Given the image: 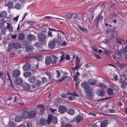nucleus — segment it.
Returning <instances> with one entry per match:
<instances>
[{"mask_svg":"<svg viewBox=\"0 0 127 127\" xmlns=\"http://www.w3.org/2000/svg\"><path fill=\"white\" fill-rule=\"evenodd\" d=\"M55 45V43L53 41L51 40L49 42L48 44L49 47L50 49L53 48Z\"/></svg>","mask_w":127,"mask_h":127,"instance_id":"17","label":"nucleus"},{"mask_svg":"<svg viewBox=\"0 0 127 127\" xmlns=\"http://www.w3.org/2000/svg\"><path fill=\"white\" fill-rule=\"evenodd\" d=\"M92 94H88L86 95V97L89 99H91L92 98L93 95Z\"/></svg>","mask_w":127,"mask_h":127,"instance_id":"48","label":"nucleus"},{"mask_svg":"<svg viewBox=\"0 0 127 127\" xmlns=\"http://www.w3.org/2000/svg\"><path fill=\"white\" fill-rule=\"evenodd\" d=\"M74 80L75 81H77L78 80V76H76L74 75Z\"/></svg>","mask_w":127,"mask_h":127,"instance_id":"63","label":"nucleus"},{"mask_svg":"<svg viewBox=\"0 0 127 127\" xmlns=\"http://www.w3.org/2000/svg\"><path fill=\"white\" fill-rule=\"evenodd\" d=\"M127 85V83L126 84L122 83L121 85V87L123 89L125 88L126 87Z\"/></svg>","mask_w":127,"mask_h":127,"instance_id":"53","label":"nucleus"},{"mask_svg":"<svg viewBox=\"0 0 127 127\" xmlns=\"http://www.w3.org/2000/svg\"><path fill=\"white\" fill-rule=\"evenodd\" d=\"M127 80L126 76L124 75H121L120 76V78L119 81L120 83H123L126 81Z\"/></svg>","mask_w":127,"mask_h":127,"instance_id":"14","label":"nucleus"},{"mask_svg":"<svg viewBox=\"0 0 127 127\" xmlns=\"http://www.w3.org/2000/svg\"><path fill=\"white\" fill-rule=\"evenodd\" d=\"M117 55L116 54L115 55H112V57L116 61V63L117 64H119V59L118 57H117Z\"/></svg>","mask_w":127,"mask_h":127,"instance_id":"23","label":"nucleus"},{"mask_svg":"<svg viewBox=\"0 0 127 127\" xmlns=\"http://www.w3.org/2000/svg\"><path fill=\"white\" fill-rule=\"evenodd\" d=\"M51 121L53 123L56 124L58 122L57 117L55 116L53 117L51 115H49L48 118V123H49Z\"/></svg>","mask_w":127,"mask_h":127,"instance_id":"2","label":"nucleus"},{"mask_svg":"<svg viewBox=\"0 0 127 127\" xmlns=\"http://www.w3.org/2000/svg\"><path fill=\"white\" fill-rule=\"evenodd\" d=\"M56 73L57 74L56 77L57 78H59L60 76V73L59 71L56 70Z\"/></svg>","mask_w":127,"mask_h":127,"instance_id":"52","label":"nucleus"},{"mask_svg":"<svg viewBox=\"0 0 127 127\" xmlns=\"http://www.w3.org/2000/svg\"><path fill=\"white\" fill-rule=\"evenodd\" d=\"M72 14H68L66 15V17L68 19H69L72 18Z\"/></svg>","mask_w":127,"mask_h":127,"instance_id":"61","label":"nucleus"},{"mask_svg":"<svg viewBox=\"0 0 127 127\" xmlns=\"http://www.w3.org/2000/svg\"><path fill=\"white\" fill-rule=\"evenodd\" d=\"M27 22L28 24H29L31 25H33L34 24V22H32L28 21Z\"/></svg>","mask_w":127,"mask_h":127,"instance_id":"64","label":"nucleus"},{"mask_svg":"<svg viewBox=\"0 0 127 127\" xmlns=\"http://www.w3.org/2000/svg\"><path fill=\"white\" fill-rule=\"evenodd\" d=\"M39 123L40 124L42 125H46L48 123V120L47 121L46 119L44 118H42L40 119L39 121Z\"/></svg>","mask_w":127,"mask_h":127,"instance_id":"10","label":"nucleus"},{"mask_svg":"<svg viewBox=\"0 0 127 127\" xmlns=\"http://www.w3.org/2000/svg\"><path fill=\"white\" fill-rule=\"evenodd\" d=\"M99 86L101 88H106V86L105 84L103 83H100L99 84Z\"/></svg>","mask_w":127,"mask_h":127,"instance_id":"47","label":"nucleus"},{"mask_svg":"<svg viewBox=\"0 0 127 127\" xmlns=\"http://www.w3.org/2000/svg\"><path fill=\"white\" fill-rule=\"evenodd\" d=\"M67 110V108L64 106H61L58 108V112L61 114L64 113Z\"/></svg>","mask_w":127,"mask_h":127,"instance_id":"4","label":"nucleus"},{"mask_svg":"<svg viewBox=\"0 0 127 127\" xmlns=\"http://www.w3.org/2000/svg\"><path fill=\"white\" fill-rule=\"evenodd\" d=\"M23 118V117L22 115V116L19 115L15 117V121L16 122H20L22 121Z\"/></svg>","mask_w":127,"mask_h":127,"instance_id":"22","label":"nucleus"},{"mask_svg":"<svg viewBox=\"0 0 127 127\" xmlns=\"http://www.w3.org/2000/svg\"><path fill=\"white\" fill-rule=\"evenodd\" d=\"M72 18L74 19H75V18H77V15L75 14H72Z\"/></svg>","mask_w":127,"mask_h":127,"instance_id":"60","label":"nucleus"},{"mask_svg":"<svg viewBox=\"0 0 127 127\" xmlns=\"http://www.w3.org/2000/svg\"><path fill=\"white\" fill-rule=\"evenodd\" d=\"M7 26L6 28L7 29L8 31L10 32H12L13 30L12 27L11 26L10 24L8 23H7Z\"/></svg>","mask_w":127,"mask_h":127,"instance_id":"28","label":"nucleus"},{"mask_svg":"<svg viewBox=\"0 0 127 127\" xmlns=\"http://www.w3.org/2000/svg\"><path fill=\"white\" fill-rule=\"evenodd\" d=\"M103 53L109 56L112 53V51L111 50L110 51H108L107 50H104L103 51Z\"/></svg>","mask_w":127,"mask_h":127,"instance_id":"25","label":"nucleus"},{"mask_svg":"<svg viewBox=\"0 0 127 127\" xmlns=\"http://www.w3.org/2000/svg\"><path fill=\"white\" fill-rule=\"evenodd\" d=\"M88 82L91 85H94L95 84V80L92 79H90L88 80Z\"/></svg>","mask_w":127,"mask_h":127,"instance_id":"38","label":"nucleus"},{"mask_svg":"<svg viewBox=\"0 0 127 127\" xmlns=\"http://www.w3.org/2000/svg\"><path fill=\"white\" fill-rule=\"evenodd\" d=\"M23 89L25 91H27L30 89V87L29 85L27 83H24L22 86Z\"/></svg>","mask_w":127,"mask_h":127,"instance_id":"7","label":"nucleus"},{"mask_svg":"<svg viewBox=\"0 0 127 127\" xmlns=\"http://www.w3.org/2000/svg\"><path fill=\"white\" fill-rule=\"evenodd\" d=\"M6 84L9 86L12 87V85L10 79L7 78L6 79Z\"/></svg>","mask_w":127,"mask_h":127,"instance_id":"34","label":"nucleus"},{"mask_svg":"<svg viewBox=\"0 0 127 127\" xmlns=\"http://www.w3.org/2000/svg\"><path fill=\"white\" fill-rule=\"evenodd\" d=\"M67 112L68 114L71 115H73L75 113L74 111L72 109H68Z\"/></svg>","mask_w":127,"mask_h":127,"instance_id":"32","label":"nucleus"},{"mask_svg":"<svg viewBox=\"0 0 127 127\" xmlns=\"http://www.w3.org/2000/svg\"><path fill=\"white\" fill-rule=\"evenodd\" d=\"M13 45V47L16 49L20 48L21 47V44L19 43H17L12 44H10L9 45V47L10 48V46Z\"/></svg>","mask_w":127,"mask_h":127,"instance_id":"8","label":"nucleus"},{"mask_svg":"<svg viewBox=\"0 0 127 127\" xmlns=\"http://www.w3.org/2000/svg\"><path fill=\"white\" fill-rule=\"evenodd\" d=\"M27 38L30 41L32 40H35V37L33 35L30 34L27 36Z\"/></svg>","mask_w":127,"mask_h":127,"instance_id":"26","label":"nucleus"},{"mask_svg":"<svg viewBox=\"0 0 127 127\" xmlns=\"http://www.w3.org/2000/svg\"><path fill=\"white\" fill-rule=\"evenodd\" d=\"M49 77V79H51L52 77L51 74L50 72H47L45 73Z\"/></svg>","mask_w":127,"mask_h":127,"instance_id":"54","label":"nucleus"},{"mask_svg":"<svg viewBox=\"0 0 127 127\" xmlns=\"http://www.w3.org/2000/svg\"><path fill=\"white\" fill-rule=\"evenodd\" d=\"M36 80L35 78L33 76H31L28 79L29 82L31 83H34Z\"/></svg>","mask_w":127,"mask_h":127,"instance_id":"18","label":"nucleus"},{"mask_svg":"<svg viewBox=\"0 0 127 127\" xmlns=\"http://www.w3.org/2000/svg\"><path fill=\"white\" fill-rule=\"evenodd\" d=\"M93 89L90 87H88L85 90L86 93L88 94H92L93 91Z\"/></svg>","mask_w":127,"mask_h":127,"instance_id":"24","label":"nucleus"},{"mask_svg":"<svg viewBox=\"0 0 127 127\" xmlns=\"http://www.w3.org/2000/svg\"><path fill=\"white\" fill-rule=\"evenodd\" d=\"M117 42L120 44H122L124 42V40L123 38H117L116 39Z\"/></svg>","mask_w":127,"mask_h":127,"instance_id":"36","label":"nucleus"},{"mask_svg":"<svg viewBox=\"0 0 127 127\" xmlns=\"http://www.w3.org/2000/svg\"><path fill=\"white\" fill-rule=\"evenodd\" d=\"M76 60L77 63L76 64H78L80 63V60L79 58L77 56H76Z\"/></svg>","mask_w":127,"mask_h":127,"instance_id":"62","label":"nucleus"},{"mask_svg":"<svg viewBox=\"0 0 127 127\" xmlns=\"http://www.w3.org/2000/svg\"><path fill=\"white\" fill-rule=\"evenodd\" d=\"M31 65L28 63L26 64L23 66V69L24 70H28L31 68Z\"/></svg>","mask_w":127,"mask_h":127,"instance_id":"15","label":"nucleus"},{"mask_svg":"<svg viewBox=\"0 0 127 127\" xmlns=\"http://www.w3.org/2000/svg\"><path fill=\"white\" fill-rule=\"evenodd\" d=\"M31 75V73L29 72H26L24 73V76L26 77H28Z\"/></svg>","mask_w":127,"mask_h":127,"instance_id":"39","label":"nucleus"},{"mask_svg":"<svg viewBox=\"0 0 127 127\" xmlns=\"http://www.w3.org/2000/svg\"><path fill=\"white\" fill-rule=\"evenodd\" d=\"M9 127H15V125L13 122H10L8 124Z\"/></svg>","mask_w":127,"mask_h":127,"instance_id":"40","label":"nucleus"},{"mask_svg":"<svg viewBox=\"0 0 127 127\" xmlns=\"http://www.w3.org/2000/svg\"><path fill=\"white\" fill-rule=\"evenodd\" d=\"M52 58L49 56L46 57L45 59V63L47 65H48L50 63H52Z\"/></svg>","mask_w":127,"mask_h":127,"instance_id":"11","label":"nucleus"},{"mask_svg":"<svg viewBox=\"0 0 127 127\" xmlns=\"http://www.w3.org/2000/svg\"><path fill=\"white\" fill-rule=\"evenodd\" d=\"M103 19V16L101 14H99L97 17V21L98 22L100 21H101Z\"/></svg>","mask_w":127,"mask_h":127,"instance_id":"41","label":"nucleus"},{"mask_svg":"<svg viewBox=\"0 0 127 127\" xmlns=\"http://www.w3.org/2000/svg\"><path fill=\"white\" fill-rule=\"evenodd\" d=\"M15 83L17 85H20L23 83V80L20 78H17L15 79L14 80Z\"/></svg>","mask_w":127,"mask_h":127,"instance_id":"12","label":"nucleus"},{"mask_svg":"<svg viewBox=\"0 0 127 127\" xmlns=\"http://www.w3.org/2000/svg\"><path fill=\"white\" fill-rule=\"evenodd\" d=\"M118 56H120V55L122 53L123 54H125V53L127 52V45L125 47L123 50L122 49H120L118 50Z\"/></svg>","mask_w":127,"mask_h":127,"instance_id":"6","label":"nucleus"},{"mask_svg":"<svg viewBox=\"0 0 127 127\" xmlns=\"http://www.w3.org/2000/svg\"><path fill=\"white\" fill-rule=\"evenodd\" d=\"M25 35L23 33H21L18 36V39L20 40H22L25 38Z\"/></svg>","mask_w":127,"mask_h":127,"instance_id":"35","label":"nucleus"},{"mask_svg":"<svg viewBox=\"0 0 127 127\" xmlns=\"http://www.w3.org/2000/svg\"><path fill=\"white\" fill-rule=\"evenodd\" d=\"M15 8L17 9H19L21 8V6L20 4L18 3H17L15 6Z\"/></svg>","mask_w":127,"mask_h":127,"instance_id":"44","label":"nucleus"},{"mask_svg":"<svg viewBox=\"0 0 127 127\" xmlns=\"http://www.w3.org/2000/svg\"><path fill=\"white\" fill-rule=\"evenodd\" d=\"M36 114V111L34 110L25 111L22 113V115L24 118L32 119L34 117Z\"/></svg>","mask_w":127,"mask_h":127,"instance_id":"1","label":"nucleus"},{"mask_svg":"<svg viewBox=\"0 0 127 127\" xmlns=\"http://www.w3.org/2000/svg\"><path fill=\"white\" fill-rule=\"evenodd\" d=\"M65 81L67 82L69 81V80L71 79V77H70L64 76Z\"/></svg>","mask_w":127,"mask_h":127,"instance_id":"56","label":"nucleus"},{"mask_svg":"<svg viewBox=\"0 0 127 127\" xmlns=\"http://www.w3.org/2000/svg\"><path fill=\"white\" fill-rule=\"evenodd\" d=\"M82 87L85 89L87 88L90 86V84L86 82H84L81 84Z\"/></svg>","mask_w":127,"mask_h":127,"instance_id":"19","label":"nucleus"},{"mask_svg":"<svg viewBox=\"0 0 127 127\" xmlns=\"http://www.w3.org/2000/svg\"><path fill=\"white\" fill-rule=\"evenodd\" d=\"M7 6L9 8H12L13 7V4L12 3L11 1L8 2L7 4Z\"/></svg>","mask_w":127,"mask_h":127,"instance_id":"46","label":"nucleus"},{"mask_svg":"<svg viewBox=\"0 0 127 127\" xmlns=\"http://www.w3.org/2000/svg\"><path fill=\"white\" fill-rule=\"evenodd\" d=\"M52 64H55L56 63L57 61L59 62V59H58V58L56 56H53L52 57Z\"/></svg>","mask_w":127,"mask_h":127,"instance_id":"27","label":"nucleus"},{"mask_svg":"<svg viewBox=\"0 0 127 127\" xmlns=\"http://www.w3.org/2000/svg\"><path fill=\"white\" fill-rule=\"evenodd\" d=\"M35 57V58L38 61H41L43 59V56L42 55H36Z\"/></svg>","mask_w":127,"mask_h":127,"instance_id":"30","label":"nucleus"},{"mask_svg":"<svg viewBox=\"0 0 127 127\" xmlns=\"http://www.w3.org/2000/svg\"><path fill=\"white\" fill-rule=\"evenodd\" d=\"M66 93L67 95H71L76 96H78V94L74 92H73L72 93L69 92H67Z\"/></svg>","mask_w":127,"mask_h":127,"instance_id":"43","label":"nucleus"},{"mask_svg":"<svg viewBox=\"0 0 127 127\" xmlns=\"http://www.w3.org/2000/svg\"><path fill=\"white\" fill-rule=\"evenodd\" d=\"M47 81V79L45 77H43L42 78V83H45Z\"/></svg>","mask_w":127,"mask_h":127,"instance_id":"59","label":"nucleus"},{"mask_svg":"<svg viewBox=\"0 0 127 127\" xmlns=\"http://www.w3.org/2000/svg\"><path fill=\"white\" fill-rule=\"evenodd\" d=\"M62 40L61 38V35L60 34H58V38L56 40V42L58 44H59L62 42Z\"/></svg>","mask_w":127,"mask_h":127,"instance_id":"31","label":"nucleus"},{"mask_svg":"<svg viewBox=\"0 0 127 127\" xmlns=\"http://www.w3.org/2000/svg\"><path fill=\"white\" fill-rule=\"evenodd\" d=\"M108 124V121L105 120L102 121L101 123L100 127H106Z\"/></svg>","mask_w":127,"mask_h":127,"instance_id":"9","label":"nucleus"},{"mask_svg":"<svg viewBox=\"0 0 127 127\" xmlns=\"http://www.w3.org/2000/svg\"><path fill=\"white\" fill-rule=\"evenodd\" d=\"M6 29L4 28L2 29L1 31V33L3 34H4L6 32Z\"/></svg>","mask_w":127,"mask_h":127,"instance_id":"50","label":"nucleus"},{"mask_svg":"<svg viewBox=\"0 0 127 127\" xmlns=\"http://www.w3.org/2000/svg\"><path fill=\"white\" fill-rule=\"evenodd\" d=\"M33 49V48L32 46H28L26 48V52L29 53L32 52V51Z\"/></svg>","mask_w":127,"mask_h":127,"instance_id":"21","label":"nucleus"},{"mask_svg":"<svg viewBox=\"0 0 127 127\" xmlns=\"http://www.w3.org/2000/svg\"><path fill=\"white\" fill-rule=\"evenodd\" d=\"M78 29L82 32L84 33H87L88 32L87 30L85 28L81 27V26H78Z\"/></svg>","mask_w":127,"mask_h":127,"instance_id":"29","label":"nucleus"},{"mask_svg":"<svg viewBox=\"0 0 127 127\" xmlns=\"http://www.w3.org/2000/svg\"><path fill=\"white\" fill-rule=\"evenodd\" d=\"M117 35V33L115 31H112L110 35V38L113 39Z\"/></svg>","mask_w":127,"mask_h":127,"instance_id":"20","label":"nucleus"},{"mask_svg":"<svg viewBox=\"0 0 127 127\" xmlns=\"http://www.w3.org/2000/svg\"><path fill=\"white\" fill-rule=\"evenodd\" d=\"M81 118L80 115H78L76 118V121L77 123H79L81 120Z\"/></svg>","mask_w":127,"mask_h":127,"instance_id":"42","label":"nucleus"},{"mask_svg":"<svg viewBox=\"0 0 127 127\" xmlns=\"http://www.w3.org/2000/svg\"><path fill=\"white\" fill-rule=\"evenodd\" d=\"M96 93L99 96H103L104 95V92L103 91L99 90Z\"/></svg>","mask_w":127,"mask_h":127,"instance_id":"33","label":"nucleus"},{"mask_svg":"<svg viewBox=\"0 0 127 127\" xmlns=\"http://www.w3.org/2000/svg\"><path fill=\"white\" fill-rule=\"evenodd\" d=\"M36 84L38 86H40L41 85V81L39 80H37L36 82Z\"/></svg>","mask_w":127,"mask_h":127,"instance_id":"57","label":"nucleus"},{"mask_svg":"<svg viewBox=\"0 0 127 127\" xmlns=\"http://www.w3.org/2000/svg\"><path fill=\"white\" fill-rule=\"evenodd\" d=\"M47 35L48 36L51 37L53 36V35L52 34V32L49 30V31L48 32V34Z\"/></svg>","mask_w":127,"mask_h":127,"instance_id":"55","label":"nucleus"},{"mask_svg":"<svg viewBox=\"0 0 127 127\" xmlns=\"http://www.w3.org/2000/svg\"><path fill=\"white\" fill-rule=\"evenodd\" d=\"M20 73L21 72L19 70L15 69L13 71L12 75L13 77H17L19 76Z\"/></svg>","mask_w":127,"mask_h":127,"instance_id":"5","label":"nucleus"},{"mask_svg":"<svg viewBox=\"0 0 127 127\" xmlns=\"http://www.w3.org/2000/svg\"><path fill=\"white\" fill-rule=\"evenodd\" d=\"M38 108L39 109L40 114L41 115L43 114L45 110L44 107L43 105H40L38 107Z\"/></svg>","mask_w":127,"mask_h":127,"instance_id":"13","label":"nucleus"},{"mask_svg":"<svg viewBox=\"0 0 127 127\" xmlns=\"http://www.w3.org/2000/svg\"><path fill=\"white\" fill-rule=\"evenodd\" d=\"M107 93L108 95H112L113 93V90L111 88L108 89L107 90Z\"/></svg>","mask_w":127,"mask_h":127,"instance_id":"45","label":"nucleus"},{"mask_svg":"<svg viewBox=\"0 0 127 127\" xmlns=\"http://www.w3.org/2000/svg\"><path fill=\"white\" fill-rule=\"evenodd\" d=\"M68 97V99L70 100H72L74 99V96H75L72 95Z\"/></svg>","mask_w":127,"mask_h":127,"instance_id":"51","label":"nucleus"},{"mask_svg":"<svg viewBox=\"0 0 127 127\" xmlns=\"http://www.w3.org/2000/svg\"><path fill=\"white\" fill-rule=\"evenodd\" d=\"M38 36L40 41H42L44 40L46 37V35L42 33H38Z\"/></svg>","mask_w":127,"mask_h":127,"instance_id":"3","label":"nucleus"},{"mask_svg":"<svg viewBox=\"0 0 127 127\" xmlns=\"http://www.w3.org/2000/svg\"><path fill=\"white\" fill-rule=\"evenodd\" d=\"M65 58V56L64 55L63 53H62V56H61L60 59L59 60V62H60L63 61Z\"/></svg>","mask_w":127,"mask_h":127,"instance_id":"49","label":"nucleus"},{"mask_svg":"<svg viewBox=\"0 0 127 127\" xmlns=\"http://www.w3.org/2000/svg\"><path fill=\"white\" fill-rule=\"evenodd\" d=\"M7 15V13L4 11H3L0 13V16L1 17H5Z\"/></svg>","mask_w":127,"mask_h":127,"instance_id":"37","label":"nucleus"},{"mask_svg":"<svg viewBox=\"0 0 127 127\" xmlns=\"http://www.w3.org/2000/svg\"><path fill=\"white\" fill-rule=\"evenodd\" d=\"M110 79L113 81H117L118 79V76L117 75L112 74L110 76Z\"/></svg>","mask_w":127,"mask_h":127,"instance_id":"16","label":"nucleus"},{"mask_svg":"<svg viewBox=\"0 0 127 127\" xmlns=\"http://www.w3.org/2000/svg\"><path fill=\"white\" fill-rule=\"evenodd\" d=\"M64 127H73V126L71 124L68 123L65 125Z\"/></svg>","mask_w":127,"mask_h":127,"instance_id":"58","label":"nucleus"}]
</instances>
